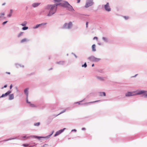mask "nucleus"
I'll list each match as a JSON object with an SVG mask.
<instances>
[{
	"label": "nucleus",
	"instance_id": "nucleus-41",
	"mask_svg": "<svg viewBox=\"0 0 147 147\" xmlns=\"http://www.w3.org/2000/svg\"><path fill=\"white\" fill-rule=\"evenodd\" d=\"M88 22H86V28L88 27Z\"/></svg>",
	"mask_w": 147,
	"mask_h": 147
},
{
	"label": "nucleus",
	"instance_id": "nucleus-38",
	"mask_svg": "<svg viewBox=\"0 0 147 147\" xmlns=\"http://www.w3.org/2000/svg\"><path fill=\"white\" fill-rule=\"evenodd\" d=\"M8 22V21H5V22H3L2 23V25H5L6 23H7Z\"/></svg>",
	"mask_w": 147,
	"mask_h": 147
},
{
	"label": "nucleus",
	"instance_id": "nucleus-24",
	"mask_svg": "<svg viewBox=\"0 0 147 147\" xmlns=\"http://www.w3.org/2000/svg\"><path fill=\"white\" fill-rule=\"evenodd\" d=\"M13 98V94H10L9 95V99L10 100H11Z\"/></svg>",
	"mask_w": 147,
	"mask_h": 147
},
{
	"label": "nucleus",
	"instance_id": "nucleus-19",
	"mask_svg": "<svg viewBox=\"0 0 147 147\" xmlns=\"http://www.w3.org/2000/svg\"><path fill=\"white\" fill-rule=\"evenodd\" d=\"M102 40L106 43H107L108 42V39L105 37H103L102 38Z\"/></svg>",
	"mask_w": 147,
	"mask_h": 147
},
{
	"label": "nucleus",
	"instance_id": "nucleus-31",
	"mask_svg": "<svg viewBox=\"0 0 147 147\" xmlns=\"http://www.w3.org/2000/svg\"><path fill=\"white\" fill-rule=\"evenodd\" d=\"M29 138H32V136H25L23 137V138H25V139H28Z\"/></svg>",
	"mask_w": 147,
	"mask_h": 147
},
{
	"label": "nucleus",
	"instance_id": "nucleus-47",
	"mask_svg": "<svg viewBox=\"0 0 147 147\" xmlns=\"http://www.w3.org/2000/svg\"><path fill=\"white\" fill-rule=\"evenodd\" d=\"M12 84H11L10 86V89H11L12 88Z\"/></svg>",
	"mask_w": 147,
	"mask_h": 147
},
{
	"label": "nucleus",
	"instance_id": "nucleus-42",
	"mask_svg": "<svg viewBox=\"0 0 147 147\" xmlns=\"http://www.w3.org/2000/svg\"><path fill=\"white\" fill-rule=\"evenodd\" d=\"M98 39V38L97 37L95 36L93 38V39Z\"/></svg>",
	"mask_w": 147,
	"mask_h": 147
},
{
	"label": "nucleus",
	"instance_id": "nucleus-2",
	"mask_svg": "<svg viewBox=\"0 0 147 147\" xmlns=\"http://www.w3.org/2000/svg\"><path fill=\"white\" fill-rule=\"evenodd\" d=\"M45 9L49 10V12L47 16H51L54 14L56 12L57 9L52 5H48L45 8Z\"/></svg>",
	"mask_w": 147,
	"mask_h": 147
},
{
	"label": "nucleus",
	"instance_id": "nucleus-48",
	"mask_svg": "<svg viewBox=\"0 0 147 147\" xmlns=\"http://www.w3.org/2000/svg\"><path fill=\"white\" fill-rule=\"evenodd\" d=\"M71 131H76V129H73V130H72Z\"/></svg>",
	"mask_w": 147,
	"mask_h": 147
},
{
	"label": "nucleus",
	"instance_id": "nucleus-43",
	"mask_svg": "<svg viewBox=\"0 0 147 147\" xmlns=\"http://www.w3.org/2000/svg\"><path fill=\"white\" fill-rule=\"evenodd\" d=\"M5 73L8 74H10V73L9 72H6Z\"/></svg>",
	"mask_w": 147,
	"mask_h": 147
},
{
	"label": "nucleus",
	"instance_id": "nucleus-39",
	"mask_svg": "<svg viewBox=\"0 0 147 147\" xmlns=\"http://www.w3.org/2000/svg\"><path fill=\"white\" fill-rule=\"evenodd\" d=\"M138 75V74H136L135 75L133 76H132L131 77V78H135Z\"/></svg>",
	"mask_w": 147,
	"mask_h": 147
},
{
	"label": "nucleus",
	"instance_id": "nucleus-16",
	"mask_svg": "<svg viewBox=\"0 0 147 147\" xmlns=\"http://www.w3.org/2000/svg\"><path fill=\"white\" fill-rule=\"evenodd\" d=\"M92 51L93 52L96 51V45L95 44H93L92 46Z\"/></svg>",
	"mask_w": 147,
	"mask_h": 147
},
{
	"label": "nucleus",
	"instance_id": "nucleus-15",
	"mask_svg": "<svg viewBox=\"0 0 147 147\" xmlns=\"http://www.w3.org/2000/svg\"><path fill=\"white\" fill-rule=\"evenodd\" d=\"M65 63V61H59L57 62L56 63L59 64L60 65H63Z\"/></svg>",
	"mask_w": 147,
	"mask_h": 147
},
{
	"label": "nucleus",
	"instance_id": "nucleus-28",
	"mask_svg": "<svg viewBox=\"0 0 147 147\" xmlns=\"http://www.w3.org/2000/svg\"><path fill=\"white\" fill-rule=\"evenodd\" d=\"M98 72H99V73H102V74H103L104 73V71L103 70V69H102L98 70Z\"/></svg>",
	"mask_w": 147,
	"mask_h": 147
},
{
	"label": "nucleus",
	"instance_id": "nucleus-10",
	"mask_svg": "<svg viewBox=\"0 0 147 147\" xmlns=\"http://www.w3.org/2000/svg\"><path fill=\"white\" fill-rule=\"evenodd\" d=\"M62 129L61 130H59V131H57L56 133H55V134L54 135V136H57L59 135V134H60V133H61V132H62L63 131H64V129Z\"/></svg>",
	"mask_w": 147,
	"mask_h": 147
},
{
	"label": "nucleus",
	"instance_id": "nucleus-27",
	"mask_svg": "<svg viewBox=\"0 0 147 147\" xmlns=\"http://www.w3.org/2000/svg\"><path fill=\"white\" fill-rule=\"evenodd\" d=\"M27 24L26 21H24L23 23L21 24V25L22 26H25Z\"/></svg>",
	"mask_w": 147,
	"mask_h": 147
},
{
	"label": "nucleus",
	"instance_id": "nucleus-34",
	"mask_svg": "<svg viewBox=\"0 0 147 147\" xmlns=\"http://www.w3.org/2000/svg\"><path fill=\"white\" fill-rule=\"evenodd\" d=\"M61 1H62V0H54V1L55 2H57L58 3H59V2Z\"/></svg>",
	"mask_w": 147,
	"mask_h": 147
},
{
	"label": "nucleus",
	"instance_id": "nucleus-57",
	"mask_svg": "<svg viewBox=\"0 0 147 147\" xmlns=\"http://www.w3.org/2000/svg\"><path fill=\"white\" fill-rule=\"evenodd\" d=\"M52 69V68H51L50 69H49V70H50Z\"/></svg>",
	"mask_w": 147,
	"mask_h": 147
},
{
	"label": "nucleus",
	"instance_id": "nucleus-50",
	"mask_svg": "<svg viewBox=\"0 0 147 147\" xmlns=\"http://www.w3.org/2000/svg\"><path fill=\"white\" fill-rule=\"evenodd\" d=\"M35 138H44V137H37V136H36L35 137Z\"/></svg>",
	"mask_w": 147,
	"mask_h": 147
},
{
	"label": "nucleus",
	"instance_id": "nucleus-58",
	"mask_svg": "<svg viewBox=\"0 0 147 147\" xmlns=\"http://www.w3.org/2000/svg\"><path fill=\"white\" fill-rule=\"evenodd\" d=\"M98 44L99 45H100V43H98Z\"/></svg>",
	"mask_w": 147,
	"mask_h": 147
},
{
	"label": "nucleus",
	"instance_id": "nucleus-56",
	"mask_svg": "<svg viewBox=\"0 0 147 147\" xmlns=\"http://www.w3.org/2000/svg\"><path fill=\"white\" fill-rule=\"evenodd\" d=\"M67 56H68V54H67Z\"/></svg>",
	"mask_w": 147,
	"mask_h": 147
},
{
	"label": "nucleus",
	"instance_id": "nucleus-29",
	"mask_svg": "<svg viewBox=\"0 0 147 147\" xmlns=\"http://www.w3.org/2000/svg\"><path fill=\"white\" fill-rule=\"evenodd\" d=\"M22 28V29L23 30H27L28 28V26H24Z\"/></svg>",
	"mask_w": 147,
	"mask_h": 147
},
{
	"label": "nucleus",
	"instance_id": "nucleus-17",
	"mask_svg": "<svg viewBox=\"0 0 147 147\" xmlns=\"http://www.w3.org/2000/svg\"><path fill=\"white\" fill-rule=\"evenodd\" d=\"M98 93L99 94V95L100 96H106V94L105 93V92H98Z\"/></svg>",
	"mask_w": 147,
	"mask_h": 147
},
{
	"label": "nucleus",
	"instance_id": "nucleus-18",
	"mask_svg": "<svg viewBox=\"0 0 147 147\" xmlns=\"http://www.w3.org/2000/svg\"><path fill=\"white\" fill-rule=\"evenodd\" d=\"M55 7L57 9V7L58 6L60 5H61V3H58L53 5H52Z\"/></svg>",
	"mask_w": 147,
	"mask_h": 147
},
{
	"label": "nucleus",
	"instance_id": "nucleus-3",
	"mask_svg": "<svg viewBox=\"0 0 147 147\" xmlns=\"http://www.w3.org/2000/svg\"><path fill=\"white\" fill-rule=\"evenodd\" d=\"M73 26L72 23L71 22H69V23H65L62 26V28L70 30L72 28Z\"/></svg>",
	"mask_w": 147,
	"mask_h": 147
},
{
	"label": "nucleus",
	"instance_id": "nucleus-23",
	"mask_svg": "<svg viewBox=\"0 0 147 147\" xmlns=\"http://www.w3.org/2000/svg\"><path fill=\"white\" fill-rule=\"evenodd\" d=\"M24 32H20L18 35V37H20L21 36H22L23 35Z\"/></svg>",
	"mask_w": 147,
	"mask_h": 147
},
{
	"label": "nucleus",
	"instance_id": "nucleus-26",
	"mask_svg": "<svg viewBox=\"0 0 147 147\" xmlns=\"http://www.w3.org/2000/svg\"><path fill=\"white\" fill-rule=\"evenodd\" d=\"M27 40L26 38H24L22 39L21 41H20V42L21 43H23L25 42Z\"/></svg>",
	"mask_w": 147,
	"mask_h": 147
},
{
	"label": "nucleus",
	"instance_id": "nucleus-8",
	"mask_svg": "<svg viewBox=\"0 0 147 147\" xmlns=\"http://www.w3.org/2000/svg\"><path fill=\"white\" fill-rule=\"evenodd\" d=\"M95 77L97 80L101 82H103L105 81V78L103 77L97 75H96Z\"/></svg>",
	"mask_w": 147,
	"mask_h": 147
},
{
	"label": "nucleus",
	"instance_id": "nucleus-51",
	"mask_svg": "<svg viewBox=\"0 0 147 147\" xmlns=\"http://www.w3.org/2000/svg\"><path fill=\"white\" fill-rule=\"evenodd\" d=\"M7 86V85H5L4 86V88H6Z\"/></svg>",
	"mask_w": 147,
	"mask_h": 147
},
{
	"label": "nucleus",
	"instance_id": "nucleus-13",
	"mask_svg": "<svg viewBox=\"0 0 147 147\" xmlns=\"http://www.w3.org/2000/svg\"><path fill=\"white\" fill-rule=\"evenodd\" d=\"M11 92V91L10 90L8 91L5 94H3L2 95L1 97H5L6 96L8 95L9 94H10Z\"/></svg>",
	"mask_w": 147,
	"mask_h": 147
},
{
	"label": "nucleus",
	"instance_id": "nucleus-30",
	"mask_svg": "<svg viewBox=\"0 0 147 147\" xmlns=\"http://www.w3.org/2000/svg\"><path fill=\"white\" fill-rule=\"evenodd\" d=\"M82 67L86 68L87 67V65L86 63L85 62L84 64L82 65Z\"/></svg>",
	"mask_w": 147,
	"mask_h": 147
},
{
	"label": "nucleus",
	"instance_id": "nucleus-40",
	"mask_svg": "<svg viewBox=\"0 0 147 147\" xmlns=\"http://www.w3.org/2000/svg\"><path fill=\"white\" fill-rule=\"evenodd\" d=\"M4 15H5V13H1L0 14V16H4Z\"/></svg>",
	"mask_w": 147,
	"mask_h": 147
},
{
	"label": "nucleus",
	"instance_id": "nucleus-49",
	"mask_svg": "<svg viewBox=\"0 0 147 147\" xmlns=\"http://www.w3.org/2000/svg\"><path fill=\"white\" fill-rule=\"evenodd\" d=\"M34 74H35L34 73H32L30 74V75H34Z\"/></svg>",
	"mask_w": 147,
	"mask_h": 147
},
{
	"label": "nucleus",
	"instance_id": "nucleus-9",
	"mask_svg": "<svg viewBox=\"0 0 147 147\" xmlns=\"http://www.w3.org/2000/svg\"><path fill=\"white\" fill-rule=\"evenodd\" d=\"M28 89L27 88L25 89L24 90V92L25 94H26V101L29 104H30V102H29L28 101Z\"/></svg>",
	"mask_w": 147,
	"mask_h": 147
},
{
	"label": "nucleus",
	"instance_id": "nucleus-53",
	"mask_svg": "<svg viewBox=\"0 0 147 147\" xmlns=\"http://www.w3.org/2000/svg\"><path fill=\"white\" fill-rule=\"evenodd\" d=\"M94 101V102H90L91 103H92V102H97V101Z\"/></svg>",
	"mask_w": 147,
	"mask_h": 147
},
{
	"label": "nucleus",
	"instance_id": "nucleus-21",
	"mask_svg": "<svg viewBox=\"0 0 147 147\" xmlns=\"http://www.w3.org/2000/svg\"><path fill=\"white\" fill-rule=\"evenodd\" d=\"M13 11V10L12 9H11L10 10L9 13L7 17H10L12 16V12Z\"/></svg>",
	"mask_w": 147,
	"mask_h": 147
},
{
	"label": "nucleus",
	"instance_id": "nucleus-11",
	"mask_svg": "<svg viewBox=\"0 0 147 147\" xmlns=\"http://www.w3.org/2000/svg\"><path fill=\"white\" fill-rule=\"evenodd\" d=\"M40 4V3H35L32 4V6L33 7L35 8L38 7Z\"/></svg>",
	"mask_w": 147,
	"mask_h": 147
},
{
	"label": "nucleus",
	"instance_id": "nucleus-1",
	"mask_svg": "<svg viewBox=\"0 0 147 147\" xmlns=\"http://www.w3.org/2000/svg\"><path fill=\"white\" fill-rule=\"evenodd\" d=\"M140 94H143L144 97H147V91L145 90H137L132 92H127L125 94V96L126 97H129Z\"/></svg>",
	"mask_w": 147,
	"mask_h": 147
},
{
	"label": "nucleus",
	"instance_id": "nucleus-36",
	"mask_svg": "<svg viewBox=\"0 0 147 147\" xmlns=\"http://www.w3.org/2000/svg\"><path fill=\"white\" fill-rule=\"evenodd\" d=\"M30 106L32 107H36V106L35 105H34L33 104H30Z\"/></svg>",
	"mask_w": 147,
	"mask_h": 147
},
{
	"label": "nucleus",
	"instance_id": "nucleus-52",
	"mask_svg": "<svg viewBox=\"0 0 147 147\" xmlns=\"http://www.w3.org/2000/svg\"><path fill=\"white\" fill-rule=\"evenodd\" d=\"M94 64H92V67H94Z\"/></svg>",
	"mask_w": 147,
	"mask_h": 147
},
{
	"label": "nucleus",
	"instance_id": "nucleus-20",
	"mask_svg": "<svg viewBox=\"0 0 147 147\" xmlns=\"http://www.w3.org/2000/svg\"><path fill=\"white\" fill-rule=\"evenodd\" d=\"M47 24V23H43L40 24V25H41L40 26V27H41L42 28H44V26H45Z\"/></svg>",
	"mask_w": 147,
	"mask_h": 147
},
{
	"label": "nucleus",
	"instance_id": "nucleus-44",
	"mask_svg": "<svg viewBox=\"0 0 147 147\" xmlns=\"http://www.w3.org/2000/svg\"><path fill=\"white\" fill-rule=\"evenodd\" d=\"M80 0H77V3H80Z\"/></svg>",
	"mask_w": 147,
	"mask_h": 147
},
{
	"label": "nucleus",
	"instance_id": "nucleus-45",
	"mask_svg": "<svg viewBox=\"0 0 147 147\" xmlns=\"http://www.w3.org/2000/svg\"><path fill=\"white\" fill-rule=\"evenodd\" d=\"M26 10H27L28 9V7L27 6H26L25 8Z\"/></svg>",
	"mask_w": 147,
	"mask_h": 147
},
{
	"label": "nucleus",
	"instance_id": "nucleus-14",
	"mask_svg": "<svg viewBox=\"0 0 147 147\" xmlns=\"http://www.w3.org/2000/svg\"><path fill=\"white\" fill-rule=\"evenodd\" d=\"M15 65L16 67L17 68H18L20 67H24V65H22L21 64H20L16 63L15 64Z\"/></svg>",
	"mask_w": 147,
	"mask_h": 147
},
{
	"label": "nucleus",
	"instance_id": "nucleus-25",
	"mask_svg": "<svg viewBox=\"0 0 147 147\" xmlns=\"http://www.w3.org/2000/svg\"><path fill=\"white\" fill-rule=\"evenodd\" d=\"M40 24H37L35 26H34L33 27V28L34 29H36V28H38L39 27H40Z\"/></svg>",
	"mask_w": 147,
	"mask_h": 147
},
{
	"label": "nucleus",
	"instance_id": "nucleus-12",
	"mask_svg": "<svg viewBox=\"0 0 147 147\" xmlns=\"http://www.w3.org/2000/svg\"><path fill=\"white\" fill-rule=\"evenodd\" d=\"M67 8L68 9V10L70 11H74L72 7L70 4L69 5L67 6Z\"/></svg>",
	"mask_w": 147,
	"mask_h": 147
},
{
	"label": "nucleus",
	"instance_id": "nucleus-4",
	"mask_svg": "<svg viewBox=\"0 0 147 147\" xmlns=\"http://www.w3.org/2000/svg\"><path fill=\"white\" fill-rule=\"evenodd\" d=\"M88 59L90 61L94 62H99L101 60L100 58H98L94 57V56H91L88 58Z\"/></svg>",
	"mask_w": 147,
	"mask_h": 147
},
{
	"label": "nucleus",
	"instance_id": "nucleus-7",
	"mask_svg": "<svg viewBox=\"0 0 147 147\" xmlns=\"http://www.w3.org/2000/svg\"><path fill=\"white\" fill-rule=\"evenodd\" d=\"M69 5V4L67 1H65L61 3V5L63 7L67 8Z\"/></svg>",
	"mask_w": 147,
	"mask_h": 147
},
{
	"label": "nucleus",
	"instance_id": "nucleus-37",
	"mask_svg": "<svg viewBox=\"0 0 147 147\" xmlns=\"http://www.w3.org/2000/svg\"><path fill=\"white\" fill-rule=\"evenodd\" d=\"M71 54L72 55H73L76 58H77L78 57L77 56V55L75 54L74 53H71Z\"/></svg>",
	"mask_w": 147,
	"mask_h": 147
},
{
	"label": "nucleus",
	"instance_id": "nucleus-35",
	"mask_svg": "<svg viewBox=\"0 0 147 147\" xmlns=\"http://www.w3.org/2000/svg\"><path fill=\"white\" fill-rule=\"evenodd\" d=\"M22 145L24 146H29V145L28 144H24Z\"/></svg>",
	"mask_w": 147,
	"mask_h": 147
},
{
	"label": "nucleus",
	"instance_id": "nucleus-59",
	"mask_svg": "<svg viewBox=\"0 0 147 147\" xmlns=\"http://www.w3.org/2000/svg\"><path fill=\"white\" fill-rule=\"evenodd\" d=\"M1 17V16H0V18Z\"/></svg>",
	"mask_w": 147,
	"mask_h": 147
},
{
	"label": "nucleus",
	"instance_id": "nucleus-46",
	"mask_svg": "<svg viewBox=\"0 0 147 147\" xmlns=\"http://www.w3.org/2000/svg\"><path fill=\"white\" fill-rule=\"evenodd\" d=\"M5 4H6L5 3H3L2 4V6L4 5H5Z\"/></svg>",
	"mask_w": 147,
	"mask_h": 147
},
{
	"label": "nucleus",
	"instance_id": "nucleus-55",
	"mask_svg": "<svg viewBox=\"0 0 147 147\" xmlns=\"http://www.w3.org/2000/svg\"><path fill=\"white\" fill-rule=\"evenodd\" d=\"M50 59V57H49V59Z\"/></svg>",
	"mask_w": 147,
	"mask_h": 147
},
{
	"label": "nucleus",
	"instance_id": "nucleus-32",
	"mask_svg": "<svg viewBox=\"0 0 147 147\" xmlns=\"http://www.w3.org/2000/svg\"><path fill=\"white\" fill-rule=\"evenodd\" d=\"M40 123L38 122L37 123H35L34 124V125L36 126H38L40 125Z\"/></svg>",
	"mask_w": 147,
	"mask_h": 147
},
{
	"label": "nucleus",
	"instance_id": "nucleus-22",
	"mask_svg": "<svg viewBox=\"0 0 147 147\" xmlns=\"http://www.w3.org/2000/svg\"><path fill=\"white\" fill-rule=\"evenodd\" d=\"M85 15H82V14H79V16H78V17L80 18L81 19H83L84 18V16Z\"/></svg>",
	"mask_w": 147,
	"mask_h": 147
},
{
	"label": "nucleus",
	"instance_id": "nucleus-5",
	"mask_svg": "<svg viewBox=\"0 0 147 147\" xmlns=\"http://www.w3.org/2000/svg\"><path fill=\"white\" fill-rule=\"evenodd\" d=\"M94 3L93 0H86L84 7L86 8H88L93 5Z\"/></svg>",
	"mask_w": 147,
	"mask_h": 147
},
{
	"label": "nucleus",
	"instance_id": "nucleus-54",
	"mask_svg": "<svg viewBox=\"0 0 147 147\" xmlns=\"http://www.w3.org/2000/svg\"><path fill=\"white\" fill-rule=\"evenodd\" d=\"M85 129V128H83L82 129V130H84Z\"/></svg>",
	"mask_w": 147,
	"mask_h": 147
},
{
	"label": "nucleus",
	"instance_id": "nucleus-6",
	"mask_svg": "<svg viewBox=\"0 0 147 147\" xmlns=\"http://www.w3.org/2000/svg\"><path fill=\"white\" fill-rule=\"evenodd\" d=\"M104 8L105 10L107 11H111V8L109 6V3H107V4L104 5Z\"/></svg>",
	"mask_w": 147,
	"mask_h": 147
},
{
	"label": "nucleus",
	"instance_id": "nucleus-33",
	"mask_svg": "<svg viewBox=\"0 0 147 147\" xmlns=\"http://www.w3.org/2000/svg\"><path fill=\"white\" fill-rule=\"evenodd\" d=\"M123 18L126 20L129 19V17L128 16H123Z\"/></svg>",
	"mask_w": 147,
	"mask_h": 147
}]
</instances>
